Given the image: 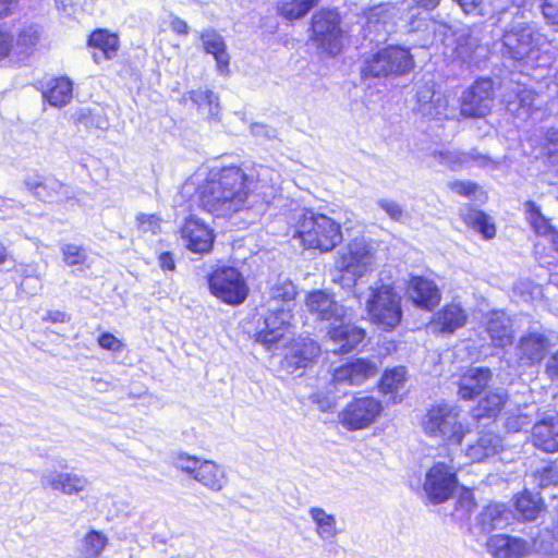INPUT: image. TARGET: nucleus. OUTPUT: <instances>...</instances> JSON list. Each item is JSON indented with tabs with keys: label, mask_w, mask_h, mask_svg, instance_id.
<instances>
[{
	"label": "nucleus",
	"mask_w": 558,
	"mask_h": 558,
	"mask_svg": "<svg viewBox=\"0 0 558 558\" xmlns=\"http://www.w3.org/2000/svg\"><path fill=\"white\" fill-rule=\"evenodd\" d=\"M251 132L255 137L267 141L274 140L277 136V132L275 129L262 123H253L251 125Z\"/></svg>",
	"instance_id": "obj_60"
},
{
	"label": "nucleus",
	"mask_w": 558,
	"mask_h": 558,
	"mask_svg": "<svg viewBox=\"0 0 558 558\" xmlns=\"http://www.w3.org/2000/svg\"><path fill=\"white\" fill-rule=\"evenodd\" d=\"M515 510L521 519L533 521L537 518L542 510L543 502L538 495L532 494L527 490L518 495L515 498Z\"/></svg>",
	"instance_id": "obj_39"
},
{
	"label": "nucleus",
	"mask_w": 558,
	"mask_h": 558,
	"mask_svg": "<svg viewBox=\"0 0 558 558\" xmlns=\"http://www.w3.org/2000/svg\"><path fill=\"white\" fill-rule=\"evenodd\" d=\"M544 146L547 160L558 165V129H550L546 133Z\"/></svg>",
	"instance_id": "obj_51"
},
{
	"label": "nucleus",
	"mask_w": 558,
	"mask_h": 558,
	"mask_svg": "<svg viewBox=\"0 0 558 558\" xmlns=\"http://www.w3.org/2000/svg\"><path fill=\"white\" fill-rule=\"evenodd\" d=\"M69 319L68 315L61 311H48L43 317V320L50 322L53 324L64 323Z\"/></svg>",
	"instance_id": "obj_64"
},
{
	"label": "nucleus",
	"mask_w": 558,
	"mask_h": 558,
	"mask_svg": "<svg viewBox=\"0 0 558 558\" xmlns=\"http://www.w3.org/2000/svg\"><path fill=\"white\" fill-rule=\"evenodd\" d=\"M343 29L336 10L323 9L312 17V39L320 53L337 56L342 48Z\"/></svg>",
	"instance_id": "obj_9"
},
{
	"label": "nucleus",
	"mask_w": 558,
	"mask_h": 558,
	"mask_svg": "<svg viewBox=\"0 0 558 558\" xmlns=\"http://www.w3.org/2000/svg\"><path fill=\"white\" fill-rule=\"evenodd\" d=\"M378 374L377 364L367 359H354L336 367L331 384L336 390L345 387L361 386Z\"/></svg>",
	"instance_id": "obj_16"
},
{
	"label": "nucleus",
	"mask_w": 558,
	"mask_h": 558,
	"mask_svg": "<svg viewBox=\"0 0 558 558\" xmlns=\"http://www.w3.org/2000/svg\"><path fill=\"white\" fill-rule=\"evenodd\" d=\"M492 379L487 367H471L460 377L458 395L463 400H471L481 395Z\"/></svg>",
	"instance_id": "obj_24"
},
{
	"label": "nucleus",
	"mask_w": 558,
	"mask_h": 558,
	"mask_svg": "<svg viewBox=\"0 0 558 558\" xmlns=\"http://www.w3.org/2000/svg\"><path fill=\"white\" fill-rule=\"evenodd\" d=\"M433 158L439 163L452 171H458L465 166L464 151L460 150H437L433 153Z\"/></svg>",
	"instance_id": "obj_44"
},
{
	"label": "nucleus",
	"mask_w": 558,
	"mask_h": 558,
	"mask_svg": "<svg viewBox=\"0 0 558 558\" xmlns=\"http://www.w3.org/2000/svg\"><path fill=\"white\" fill-rule=\"evenodd\" d=\"M505 425L509 432H519L527 428L531 425V420L527 414L519 413L508 416Z\"/></svg>",
	"instance_id": "obj_55"
},
{
	"label": "nucleus",
	"mask_w": 558,
	"mask_h": 558,
	"mask_svg": "<svg viewBox=\"0 0 558 558\" xmlns=\"http://www.w3.org/2000/svg\"><path fill=\"white\" fill-rule=\"evenodd\" d=\"M107 544V538L97 531L89 532L85 537L84 555L87 558H96Z\"/></svg>",
	"instance_id": "obj_47"
},
{
	"label": "nucleus",
	"mask_w": 558,
	"mask_h": 558,
	"mask_svg": "<svg viewBox=\"0 0 558 558\" xmlns=\"http://www.w3.org/2000/svg\"><path fill=\"white\" fill-rule=\"evenodd\" d=\"M306 306L317 319L326 323L329 337L328 351L335 354H345L364 340L365 330L351 324L347 308L325 291L318 290L310 293Z\"/></svg>",
	"instance_id": "obj_2"
},
{
	"label": "nucleus",
	"mask_w": 558,
	"mask_h": 558,
	"mask_svg": "<svg viewBox=\"0 0 558 558\" xmlns=\"http://www.w3.org/2000/svg\"><path fill=\"white\" fill-rule=\"evenodd\" d=\"M266 171L262 166L248 172L238 166L213 168L207 173L199 170L185 182L184 189L197 186L199 206L216 217H228L245 206L255 180Z\"/></svg>",
	"instance_id": "obj_1"
},
{
	"label": "nucleus",
	"mask_w": 558,
	"mask_h": 558,
	"mask_svg": "<svg viewBox=\"0 0 558 558\" xmlns=\"http://www.w3.org/2000/svg\"><path fill=\"white\" fill-rule=\"evenodd\" d=\"M181 238L193 253H208L214 244L215 234L202 219L190 216L181 227Z\"/></svg>",
	"instance_id": "obj_18"
},
{
	"label": "nucleus",
	"mask_w": 558,
	"mask_h": 558,
	"mask_svg": "<svg viewBox=\"0 0 558 558\" xmlns=\"http://www.w3.org/2000/svg\"><path fill=\"white\" fill-rule=\"evenodd\" d=\"M317 0H291L282 2L278 10L288 20H298L307 14Z\"/></svg>",
	"instance_id": "obj_42"
},
{
	"label": "nucleus",
	"mask_w": 558,
	"mask_h": 558,
	"mask_svg": "<svg viewBox=\"0 0 558 558\" xmlns=\"http://www.w3.org/2000/svg\"><path fill=\"white\" fill-rule=\"evenodd\" d=\"M407 369L398 366L384 373L380 379L379 388L384 393L398 392L405 381Z\"/></svg>",
	"instance_id": "obj_41"
},
{
	"label": "nucleus",
	"mask_w": 558,
	"mask_h": 558,
	"mask_svg": "<svg viewBox=\"0 0 558 558\" xmlns=\"http://www.w3.org/2000/svg\"><path fill=\"white\" fill-rule=\"evenodd\" d=\"M464 13L484 15L488 10L498 9L497 0H453Z\"/></svg>",
	"instance_id": "obj_46"
},
{
	"label": "nucleus",
	"mask_w": 558,
	"mask_h": 558,
	"mask_svg": "<svg viewBox=\"0 0 558 558\" xmlns=\"http://www.w3.org/2000/svg\"><path fill=\"white\" fill-rule=\"evenodd\" d=\"M505 400L506 396L501 392H490L486 395L473 410V417L476 420L495 417L500 412Z\"/></svg>",
	"instance_id": "obj_40"
},
{
	"label": "nucleus",
	"mask_w": 558,
	"mask_h": 558,
	"mask_svg": "<svg viewBox=\"0 0 558 558\" xmlns=\"http://www.w3.org/2000/svg\"><path fill=\"white\" fill-rule=\"evenodd\" d=\"M88 45L94 49L95 62L99 63L101 60H110L117 56L119 38L106 29H97L90 34Z\"/></svg>",
	"instance_id": "obj_28"
},
{
	"label": "nucleus",
	"mask_w": 558,
	"mask_h": 558,
	"mask_svg": "<svg viewBox=\"0 0 558 558\" xmlns=\"http://www.w3.org/2000/svg\"><path fill=\"white\" fill-rule=\"evenodd\" d=\"M296 295L295 286L289 279H278L268 291L264 308H291Z\"/></svg>",
	"instance_id": "obj_29"
},
{
	"label": "nucleus",
	"mask_w": 558,
	"mask_h": 558,
	"mask_svg": "<svg viewBox=\"0 0 558 558\" xmlns=\"http://www.w3.org/2000/svg\"><path fill=\"white\" fill-rule=\"evenodd\" d=\"M506 109L508 112L520 119H527L534 108L536 94L517 84L509 93L504 96Z\"/></svg>",
	"instance_id": "obj_27"
},
{
	"label": "nucleus",
	"mask_w": 558,
	"mask_h": 558,
	"mask_svg": "<svg viewBox=\"0 0 558 558\" xmlns=\"http://www.w3.org/2000/svg\"><path fill=\"white\" fill-rule=\"evenodd\" d=\"M493 102V81L481 78L462 93L460 113L465 118H483L490 112Z\"/></svg>",
	"instance_id": "obj_14"
},
{
	"label": "nucleus",
	"mask_w": 558,
	"mask_h": 558,
	"mask_svg": "<svg viewBox=\"0 0 558 558\" xmlns=\"http://www.w3.org/2000/svg\"><path fill=\"white\" fill-rule=\"evenodd\" d=\"M377 205L395 221L400 222L404 218L402 207L392 199L380 198L377 201Z\"/></svg>",
	"instance_id": "obj_52"
},
{
	"label": "nucleus",
	"mask_w": 558,
	"mask_h": 558,
	"mask_svg": "<svg viewBox=\"0 0 558 558\" xmlns=\"http://www.w3.org/2000/svg\"><path fill=\"white\" fill-rule=\"evenodd\" d=\"M294 240L304 248L329 252L342 242L341 226L330 217L303 210L296 219Z\"/></svg>",
	"instance_id": "obj_4"
},
{
	"label": "nucleus",
	"mask_w": 558,
	"mask_h": 558,
	"mask_svg": "<svg viewBox=\"0 0 558 558\" xmlns=\"http://www.w3.org/2000/svg\"><path fill=\"white\" fill-rule=\"evenodd\" d=\"M487 550L494 558H522L527 556L533 543L508 535H493L488 538Z\"/></svg>",
	"instance_id": "obj_19"
},
{
	"label": "nucleus",
	"mask_w": 558,
	"mask_h": 558,
	"mask_svg": "<svg viewBox=\"0 0 558 558\" xmlns=\"http://www.w3.org/2000/svg\"><path fill=\"white\" fill-rule=\"evenodd\" d=\"M40 485L44 489L50 488L65 495H73L84 490L87 480L75 473L51 471L40 475Z\"/></svg>",
	"instance_id": "obj_23"
},
{
	"label": "nucleus",
	"mask_w": 558,
	"mask_h": 558,
	"mask_svg": "<svg viewBox=\"0 0 558 558\" xmlns=\"http://www.w3.org/2000/svg\"><path fill=\"white\" fill-rule=\"evenodd\" d=\"M263 323L258 326L256 340L268 349L276 343L282 336L292 318V308H264Z\"/></svg>",
	"instance_id": "obj_17"
},
{
	"label": "nucleus",
	"mask_w": 558,
	"mask_h": 558,
	"mask_svg": "<svg viewBox=\"0 0 558 558\" xmlns=\"http://www.w3.org/2000/svg\"><path fill=\"white\" fill-rule=\"evenodd\" d=\"M211 294L230 305L243 303L248 288L242 274L234 267H217L208 277Z\"/></svg>",
	"instance_id": "obj_11"
},
{
	"label": "nucleus",
	"mask_w": 558,
	"mask_h": 558,
	"mask_svg": "<svg viewBox=\"0 0 558 558\" xmlns=\"http://www.w3.org/2000/svg\"><path fill=\"white\" fill-rule=\"evenodd\" d=\"M500 448L501 439L497 434L483 433L476 442L468 446L465 456L471 462H480L497 453Z\"/></svg>",
	"instance_id": "obj_33"
},
{
	"label": "nucleus",
	"mask_w": 558,
	"mask_h": 558,
	"mask_svg": "<svg viewBox=\"0 0 558 558\" xmlns=\"http://www.w3.org/2000/svg\"><path fill=\"white\" fill-rule=\"evenodd\" d=\"M413 68V57L407 48L388 46L365 60L362 73L364 76L386 77L404 75Z\"/></svg>",
	"instance_id": "obj_8"
},
{
	"label": "nucleus",
	"mask_w": 558,
	"mask_h": 558,
	"mask_svg": "<svg viewBox=\"0 0 558 558\" xmlns=\"http://www.w3.org/2000/svg\"><path fill=\"white\" fill-rule=\"evenodd\" d=\"M422 428L425 435L448 446L461 445L469 432L461 421L460 408L449 403L433 405L422 418Z\"/></svg>",
	"instance_id": "obj_5"
},
{
	"label": "nucleus",
	"mask_w": 558,
	"mask_h": 558,
	"mask_svg": "<svg viewBox=\"0 0 558 558\" xmlns=\"http://www.w3.org/2000/svg\"><path fill=\"white\" fill-rule=\"evenodd\" d=\"M73 119L76 123L84 124L86 128L95 124L92 119V110L88 108H80L73 113Z\"/></svg>",
	"instance_id": "obj_62"
},
{
	"label": "nucleus",
	"mask_w": 558,
	"mask_h": 558,
	"mask_svg": "<svg viewBox=\"0 0 558 558\" xmlns=\"http://www.w3.org/2000/svg\"><path fill=\"white\" fill-rule=\"evenodd\" d=\"M409 299L420 308L432 311L439 304L440 291L434 281L413 277L407 290Z\"/></svg>",
	"instance_id": "obj_21"
},
{
	"label": "nucleus",
	"mask_w": 558,
	"mask_h": 558,
	"mask_svg": "<svg viewBox=\"0 0 558 558\" xmlns=\"http://www.w3.org/2000/svg\"><path fill=\"white\" fill-rule=\"evenodd\" d=\"M512 518V512L502 504L487 506L477 517L481 530L485 533L506 527Z\"/></svg>",
	"instance_id": "obj_30"
},
{
	"label": "nucleus",
	"mask_w": 558,
	"mask_h": 558,
	"mask_svg": "<svg viewBox=\"0 0 558 558\" xmlns=\"http://www.w3.org/2000/svg\"><path fill=\"white\" fill-rule=\"evenodd\" d=\"M40 39V31L36 25L24 26L17 34L15 49L19 53H28Z\"/></svg>",
	"instance_id": "obj_43"
},
{
	"label": "nucleus",
	"mask_w": 558,
	"mask_h": 558,
	"mask_svg": "<svg viewBox=\"0 0 558 558\" xmlns=\"http://www.w3.org/2000/svg\"><path fill=\"white\" fill-rule=\"evenodd\" d=\"M539 487L546 488L558 484V464L550 462L535 473Z\"/></svg>",
	"instance_id": "obj_48"
},
{
	"label": "nucleus",
	"mask_w": 558,
	"mask_h": 558,
	"mask_svg": "<svg viewBox=\"0 0 558 558\" xmlns=\"http://www.w3.org/2000/svg\"><path fill=\"white\" fill-rule=\"evenodd\" d=\"M41 290V274L31 279H22L19 283V292L26 295H34Z\"/></svg>",
	"instance_id": "obj_56"
},
{
	"label": "nucleus",
	"mask_w": 558,
	"mask_h": 558,
	"mask_svg": "<svg viewBox=\"0 0 558 558\" xmlns=\"http://www.w3.org/2000/svg\"><path fill=\"white\" fill-rule=\"evenodd\" d=\"M373 256L364 240L355 239L347 247L338 260L337 267L342 272L339 281L343 287H352L368 269Z\"/></svg>",
	"instance_id": "obj_12"
},
{
	"label": "nucleus",
	"mask_w": 558,
	"mask_h": 558,
	"mask_svg": "<svg viewBox=\"0 0 558 558\" xmlns=\"http://www.w3.org/2000/svg\"><path fill=\"white\" fill-rule=\"evenodd\" d=\"M414 111L429 120H450L457 116V110L450 106L448 96L436 89L434 81L418 82L415 85Z\"/></svg>",
	"instance_id": "obj_10"
},
{
	"label": "nucleus",
	"mask_w": 558,
	"mask_h": 558,
	"mask_svg": "<svg viewBox=\"0 0 558 558\" xmlns=\"http://www.w3.org/2000/svg\"><path fill=\"white\" fill-rule=\"evenodd\" d=\"M501 41L504 57L523 61L534 60L547 38L529 20L526 12L517 8L511 22L505 27Z\"/></svg>",
	"instance_id": "obj_3"
},
{
	"label": "nucleus",
	"mask_w": 558,
	"mask_h": 558,
	"mask_svg": "<svg viewBox=\"0 0 558 558\" xmlns=\"http://www.w3.org/2000/svg\"><path fill=\"white\" fill-rule=\"evenodd\" d=\"M533 445L545 451H558V414L543 418L534 424L532 430Z\"/></svg>",
	"instance_id": "obj_26"
},
{
	"label": "nucleus",
	"mask_w": 558,
	"mask_h": 558,
	"mask_svg": "<svg viewBox=\"0 0 558 558\" xmlns=\"http://www.w3.org/2000/svg\"><path fill=\"white\" fill-rule=\"evenodd\" d=\"M320 353V348L313 339L305 338L295 341L290 352L284 356L283 366L294 373L307 367Z\"/></svg>",
	"instance_id": "obj_22"
},
{
	"label": "nucleus",
	"mask_w": 558,
	"mask_h": 558,
	"mask_svg": "<svg viewBox=\"0 0 558 558\" xmlns=\"http://www.w3.org/2000/svg\"><path fill=\"white\" fill-rule=\"evenodd\" d=\"M24 184L36 197L43 201H50L59 196L68 195V187L54 178H45L43 181L28 178L25 180Z\"/></svg>",
	"instance_id": "obj_34"
},
{
	"label": "nucleus",
	"mask_w": 558,
	"mask_h": 558,
	"mask_svg": "<svg viewBox=\"0 0 558 558\" xmlns=\"http://www.w3.org/2000/svg\"><path fill=\"white\" fill-rule=\"evenodd\" d=\"M136 219L143 232L156 233L160 228V220L156 215L140 214Z\"/></svg>",
	"instance_id": "obj_54"
},
{
	"label": "nucleus",
	"mask_w": 558,
	"mask_h": 558,
	"mask_svg": "<svg viewBox=\"0 0 558 558\" xmlns=\"http://www.w3.org/2000/svg\"><path fill=\"white\" fill-rule=\"evenodd\" d=\"M308 514L315 523V531L320 539L330 541L337 536V520L332 514L319 507L310 508Z\"/></svg>",
	"instance_id": "obj_37"
},
{
	"label": "nucleus",
	"mask_w": 558,
	"mask_h": 558,
	"mask_svg": "<svg viewBox=\"0 0 558 558\" xmlns=\"http://www.w3.org/2000/svg\"><path fill=\"white\" fill-rule=\"evenodd\" d=\"M61 253L68 266L83 265L87 258L85 250L75 244H63L61 246Z\"/></svg>",
	"instance_id": "obj_49"
},
{
	"label": "nucleus",
	"mask_w": 558,
	"mask_h": 558,
	"mask_svg": "<svg viewBox=\"0 0 558 558\" xmlns=\"http://www.w3.org/2000/svg\"><path fill=\"white\" fill-rule=\"evenodd\" d=\"M486 331L496 348L512 343V322L504 311H492L486 315Z\"/></svg>",
	"instance_id": "obj_25"
},
{
	"label": "nucleus",
	"mask_w": 558,
	"mask_h": 558,
	"mask_svg": "<svg viewBox=\"0 0 558 558\" xmlns=\"http://www.w3.org/2000/svg\"><path fill=\"white\" fill-rule=\"evenodd\" d=\"M381 402L373 396L353 398L339 413L341 425L348 430L364 429L381 414Z\"/></svg>",
	"instance_id": "obj_13"
},
{
	"label": "nucleus",
	"mask_w": 558,
	"mask_h": 558,
	"mask_svg": "<svg viewBox=\"0 0 558 558\" xmlns=\"http://www.w3.org/2000/svg\"><path fill=\"white\" fill-rule=\"evenodd\" d=\"M542 12L545 20L558 32V0H544Z\"/></svg>",
	"instance_id": "obj_57"
},
{
	"label": "nucleus",
	"mask_w": 558,
	"mask_h": 558,
	"mask_svg": "<svg viewBox=\"0 0 558 558\" xmlns=\"http://www.w3.org/2000/svg\"><path fill=\"white\" fill-rule=\"evenodd\" d=\"M13 36L7 31L0 29V60L7 58L13 50Z\"/></svg>",
	"instance_id": "obj_61"
},
{
	"label": "nucleus",
	"mask_w": 558,
	"mask_h": 558,
	"mask_svg": "<svg viewBox=\"0 0 558 558\" xmlns=\"http://www.w3.org/2000/svg\"><path fill=\"white\" fill-rule=\"evenodd\" d=\"M201 462V459L183 452L175 454L172 460V464L177 469H180L181 471L192 475L193 477L197 472V468L199 466Z\"/></svg>",
	"instance_id": "obj_50"
},
{
	"label": "nucleus",
	"mask_w": 558,
	"mask_h": 558,
	"mask_svg": "<svg viewBox=\"0 0 558 558\" xmlns=\"http://www.w3.org/2000/svg\"><path fill=\"white\" fill-rule=\"evenodd\" d=\"M457 484L454 466L437 462L426 473L423 488L433 504H441L450 498Z\"/></svg>",
	"instance_id": "obj_15"
},
{
	"label": "nucleus",
	"mask_w": 558,
	"mask_h": 558,
	"mask_svg": "<svg viewBox=\"0 0 558 558\" xmlns=\"http://www.w3.org/2000/svg\"><path fill=\"white\" fill-rule=\"evenodd\" d=\"M449 187L452 192L463 196H471L478 190V185L471 181H453L449 183Z\"/></svg>",
	"instance_id": "obj_58"
},
{
	"label": "nucleus",
	"mask_w": 558,
	"mask_h": 558,
	"mask_svg": "<svg viewBox=\"0 0 558 558\" xmlns=\"http://www.w3.org/2000/svg\"><path fill=\"white\" fill-rule=\"evenodd\" d=\"M73 84L68 77H59L48 83L43 97L53 107L61 108L72 98Z\"/></svg>",
	"instance_id": "obj_35"
},
{
	"label": "nucleus",
	"mask_w": 558,
	"mask_h": 558,
	"mask_svg": "<svg viewBox=\"0 0 558 558\" xmlns=\"http://www.w3.org/2000/svg\"><path fill=\"white\" fill-rule=\"evenodd\" d=\"M468 320V314L464 308L457 303L445 305L435 315L429 324V328L435 333L451 335L462 328Z\"/></svg>",
	"instance_id": "obj_20"
},
{
	"label": "nucleus",
	"mask_w": 558,
	"mask_h": 558,
	"mask_svg": "<svg viewBox=\"0 0 558 558\" xmlns=\"http://www.w3.org/2000/svg\"><path fill=\"white\" fill-rule=\"evenodd\" d=\"M189 98L197 105L198 108L208 107L210 116L217 114L219 104L218 96L214 92L208 89L191 90Z\"/></svg>",
	"instance_id": "obj_45"
},
{
	"label": "nucleus",
	"mask_w": 558,
	"mask_h": 558,
	"mask_svg": "<svg viewBox=\"0 0 558 558\" xmlns=\"http://www.w3.org/2000/svg\"><path fill=\"white\" fill-rule=\"evenodd\" d=\"M194 480L214 492L221 490L228 482L225 470L210 460H202Z\"/></svg>",
	"instance_id": "obj_32"
},
{
	"label": "nucleus",
	"mask_w": 558,
	"mask_h": 558,
	"mask_svg": "<svg viewBox=\"0 0 558 558\" xmlns=\"http://www.w3.org/2000/svg\"><path fill=\"white\" fill-rule=\"evenodd\" d=\"M201 38L205 51L214 56L217 64V70L221 74H227L229 71L230 56L227 52V47L223 38L215 31L204 32Z\"/></svg>",
	"instance_id": "obj_31"
},
{
	"label": "nucleus",
	"mask_w": 558,
	"mask_h": 558,
	"mask_svg": "<svg viewBox=\"0 0 558 558\" xmlns=\"http://www.w3.org/2000/svg\"><path fill=\"white\" fill-rule=\"evenodd\" d=\"M556 345L555 332L539 322H530L513 347L514 363L519 368L539 365Z\"/></svg>",
	"instance_id": "obj_6"
},
{
	"label": "nucleus",
	"mask_w": 558,
	"mask_h": 558,
	"mask_svg": "<svg viewBox=\"0 0 558 558\" xmlns=\"http://www.w3.org/2000/svg\"><path fill=\"white\" fill-rule=\"evenodd\" d=\"M366 310L371 320L387 331L395 329L402 319L401 296L390 284L369 287Z\"/></svg>",
	"instance_id": "obj_7"
},
{
	"label": "nucleus",
	"mask_w": 558,
	"mask_h": 558,
	"mask_svg": "<svg viewBox=\"0 0 558 558\" xmlns=\"http://www.w3.org/2000/svg\"><path fill=\"white\" fill-rule=\"evenodd\" d=\"M545 372L550 379H558V350L548 357Z\"/></svg>",
	"instance_id": "obj_63"
},
{
	"label": "nucleus",
	"mask_w": 558,
	"mask_h": 558,
	"mask_svg": "<svg viewBox=\"0 0 558 558\" xmlns=\"http://www.w3.org/2000/svg\"><path fill=\"white\" fill-rule=\"evenodd\" d=\"M461 216L468 226L482 233L485 239H492L495 236V226L490 222V218L484 211L468 208L462 211Z\"/></svg>",
	"instance_id": "obj_38"
},
{
	"label": "nucleus",
	"mask_w": 558,
	"mask_h": 558,
	"mask_svg": "<svg viewBox=\"0 0 558 558\" xmlns=\"http://www.w3.org/2000/svg\"><path fill=\"white\" fill-rule=\"evenodd\" d=\"M38 274H40V271L36 264H17L14 266L13 279L20 283L22 279H31Z\"/></svg>",
	"instance_id": "obj_53"
},
{
	"label": "nucleus",
	"mask_w": 558,
	"mask_h": 558,
	"mask_svg": "<svg viewBox=\"0 0 558 558\" xmlns=\"http://www.w3.org/2000/svg\"><path fill=\"white\" fill-rule=\"evenodd\" d=\"M524 214L534 232L548 238L553 243V235L558 233V231L554 229L549 219L543 215L539 206L533 201H527L524 204Z\"/></svg>",
	"instance_id": "obj_36"
},
{
	"label": "nucleus",
	"mask_w": 558,
	"mask_h": 558,
	"mask_svg": "<svg viewBox=\"0 0 558 558\" xmlns=\"http://www.w3.org/2000/svg\"><path fill=\"white\" fill-rule=\"evenodd\" d=\"M99 345L105 350L119 352L122 348L121 341L110 332L101 333L98 338Z\"/></svg>",
	"instance_id": "obj_59"
}]
</instances>
